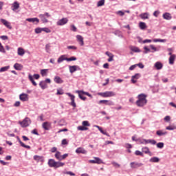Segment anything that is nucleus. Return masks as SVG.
Instances as JSON below:
<instances>
[{"instance_id":"nucleus-1","label":"nucleus","mask_w":176,"mask_h":176,"mask_svg":"<svg viewBox=\"0 0 176 176\" xmlns=\"http://www.w3.org/2000/svg\"><path fill=\"white\" fill-rule=\"evenodd\" d=\"M138 100L136 101V105L138 107H144L146 105L148 100H146V95L145 94H140L138 96Z\"/></svg>"},{"instance_id":"nucleus-2","label":"nucleus","mask_w":176,"mask_h":176,"mask_svg":"<svg viewBox=\"0 0 176 176\" xmlns=\"http://www.w3.org/2000/svg\"><path fill=\"white\" fill-rule=\"evenodd\" d=\"M47 164L49 167L54 168H59V167H64V166H65V163L61 162L60 161L56 162L54 159H50L48 160Z\"/></svg>"},{"instance_id":"nucleus-3","label":"nucleus","mask_w":176,"mask_h":176,"mask_svg":"<svg viewBox=\"0 0 176 176\" xmlns=\"http://www.w3.org/2000/svg\"><path fill=\"white\" fill-rule=\"evenodd\" d=\"M76 93H78L79 98H80V100H82V101H86L87 100V98L83 96H87L88 97H90V98H93V96L91 94L83 90L76 91Z\"/></svg>"},{"instance_id":"nucleus-4","label":"nucleus","mask_w":176,"mask_h":176,"mask_svg":"<svg viewBox=\"0 0 176 176\" xmlns=\"http://www.w3.org/2000/svg\"><path fill=\"white\" fill-rule=\"evenodd\" d=\"M98 95L100 96L101 97L108 98L115 97V96H116V94L112 91H107L105 92H100L98 94Z\"/></svg>"},{"instance_id":"nucleus-5","label":"nucleus","mask_w":176,"mask_h":176,"mask_svg":"<svg viewBox=\"0 0 176 176\" xmlns=\"http://www.w3.org/2000/svg\"><path fill=\"white\" fill-rule=\"evenodd\" d=\"M38 17L41 19L42 23H49V20H47V19L51 17V15L48 12H45V14H40Z\"/></svg>"},{"instance_id":"nucleus-6","label":"nucleus","mask_w":176,"mask_h":176,"mask_svg":"<svg viewBox=\"0 0 176 176\" xmlns=\"http://www.w3.org/2000/svg\"><path fill=\"white\" fill-rule=\"evenodd\" d=\"M34 79H39V78H41V76H39V74H34V76H32V75H31L30 74H29L28 75V79L29 80L31 81V82L32 83L33 86H37L38 84H36V82H35Z\"/></svg>"},{"instance_id":"nucleus-7","label":"nucleus","mask_w":176,"mask_h":176,"mask_svg":"<svg viewBox=\"0 0 176 176\" xmlns=\"http://www.w3.org/2000/svg\"><path fill=\"white\" fill-rule=\"evenodd\" d=\"M19 124L21 127H28L31 124V119L29 118H25L23 121H19Z\"/></svg>"},{"instance_id":"nucleus-8","label":"nucleus","mask_w":176,"mask_h":176,"mask_svg":"<svg viewBox=\"0 0 176 176\" xmlns=\"http://www.w3.org/2000/svg\"><path fill=\"white\" fill-rule=\"evenodd\" d=\"M66 95L70 97L71 102L70 105L74 108H76V103H75V96L72 94L71 93H66Z\"/></svg>"},{"instance_id":"nucleus-9","label":"nucleus","mask_w":176,"mask_h":176,"mask_svg":"<svg viewBox=\"0 0 176 176\" xmlns=\"http://www.w3.org/2000/svg\"><path fill=\"white\" fill-rule=\"evenodd\" d=\"M94 160H89V163H92L93 164H102V160L100 157H94Z\"/></svg>"},{"instance_id":"nucleus-10","label":"nucleus","mask_w":176,"mask_h":176,"mask_svg":"<svg viewBox=\"0 0 176 176\" xmlns=\"http://www.w3.org/2000/svg\"><path fill=\"white\" fill-rule=\"evenodd\" d=\"M131 168L133 169L138 168L140 167H142L144 166V164L137 162H133L130 163Z\"/></svg>"},{"instance_id":"nucleus-11","label":"nucleus","mask_w":176,"mask_h":176,"mask_svg":"<svg viewBox=\"0 0 176 176\" xmlns=\"http://www.w3.org/2000/svg\"><path fill=\"white\" fill-rule=\"evenodd\" d=\"M69 70L70 74H74V72H76V71H80V67L78 65H69Z\"/></svg>"},{"instance_id":"nucleus-12","label":"nucleus","mask_w":176,"mask_h":176,"mask_svg":"<svg viewBox=\"0 0 176 176\" xmlns=\"http://www.w3.org/2000/svg\"><path fill=\"white\" fill-rule=\"evenodd\" d=\"M33 159L37 163H39V162H41V163H43L45 162V157L43 156H40V155H34L33 157Z\"/></svg>"},{"instance_id":"nucleus-13","label":"nucleus","mask_w":176,"mask_h":176,"mask_svg":"<svg viewBox=\"0 0 176 176\" xmlns=\"http://www.w3.org/2000/svg\"><path fill=\"white\" fill-rule=\"evenodd\" d=\"M1 23L5 25L8 30H12V25H10V22L6 21V19H0Z\"/></svg>"},{"instance_id":"nucleus-14","label":"nucleus","mask_w":176,"mask_h":176,"mask_svg":"<svg viewBox=\"0 0 176 176\" xmlns=\"http://www.w3.org/2000/svg\"><path fill=\"white\" fill-rule=\"evenodd\" d=\"M42 127L44 130H50V129H52V123L50 122H45L43 123Z\"/></svg>"},{"instance_id":"nucleus-15","label":"nucleus","mask_w":176,"mask_h":176,"mask_svg":"<svg viewBox=\"0 0 176 176\" xmlns=\"http://www.w3.org/2000/svg\"><path fill=\"white\" fill-rule=\"evenodd\" d=\"M68 23V19L67 18H63L60 20H59L56 24L57 25H65Z\"/></svg>"},{"instance_id":"nucleus-16","label":"nucleus","mask_w":176,"mask_h":176,"mask_svg":"<svg viewBox=\"0 0 176 176\" xmlns=\"http://www.w3.org/2000/svg\"><path fill=\"white\" fill-rule=\"evenodd\" d=\"M141 77V74H135L134 76H132L131 77V82L132 83H137V80L140 79V78Z\"/></svg>"},{"instance_id":"nucleus-17","label":"nucleus","mask_w":176,"mask_h":176,"mask_svg":"<svg viewBox=\"0 0 176 176\" xmlns=\"http://www.w3.org/2000/svg\"><path fill=\"white\" fill-rule=\"evenodd\" d=\"M19 99L23 102L28 101V94L24 93L20 94Z\"/></svg>"},{"instance_id":"nucleus-18","label":"nucleus","mask_w":176,"mask_h":176,"mask_svg":"<svg viewBox=\"0 0 176 176\" xmlns=\"http://www.w3.org/2000/svg\"><path fill=\"white\" fill-rule=\"evenodd\" d=\"M156 134L158 135V137H163V135H167L168 132L164 130H157L156 131Z\"/></svg>"},{"instance_id":"nucleus-19","label":"nucleus","mask_w":176,"mask_h":176,"mask_svg":"<svg viewBox=\"0 0 176 176\" xmlns=\"http://www.w3.org/2000/svg\"><path fill=\"white\" fill-rule=\"evenodd\" d=\"M76 153H82V155H86L87 153V151H86L84 148L82 147H78L76 150Z\"/></svg>"},{"instance_id":"nucleus-20","label":"nucleus","mask_w":176,"mask_h":176,"mask_svg":"<svg viewBox=\"0 0 176 176\" xmlns=\"http://www.w3.org/2000/svg\"><path fill=\"white\" fill-rule=\"evenodd\" d=\"M162 17L163 19H164V20H171L173 19L171 14H170L169 12L164 13Z\"/></svg>"},{"instance_id":"nucleus-21","label":"nucleus","mask_w":176,"mask_h":176,"mask_svg":"<svg viewBox=\"0 0 176 176\" xmlns=\"http://www.w3.org/2000/svg\"><path fill=\"white\" fill-rule=\"evenodd\" d=\"M140 19L142 20H148L149 19V13L148 12H144L140 14Z\"/></svg>"},{"instance_id":"nucleus-22","label":"nucleus","mask_w":176,"mask_h":176,"mask_svg":"<svg viewBox=\"0 0 176 176\" xmlns=\"http://www.w3.org/2000/svg\"><path fill=\"white\" fill-rule=\"evenodd\" d=\"M19 8H20V4L17 1H14L12 3V10H13V12H15V10H17V9H19Z\"/></svg>"},{"instance_id":"nucleus-23","label":"nucleus","mask_w":176,"mask_h":176,"mask_svg":"<svg viewBox=\"0 0 176 176\" xmlns=\"http://www.w3.org/2000/svg\"><path fill=\"white\" fill-rule=\"evenodd\" d=\"M154 67L155 69L160 71V69H162V68H163V63L161 62H156L154 65Z\"/></svg>"},{"instance_id":"nucleus-24","label":"nucleus","mask_w":176,"mask_h":176,"mask_svg":"<svg viewBox=\"0 0 176 176\" xmlns=\"http://www.w3.org/2000/svg\"><path fill=\"white\" fill-rule=\"evenodd\" d=\"M26 21H29V23H36V24L39 23V19L38 18H28L26 19Z\"/></svg>"},{"instance_id":"nucleus-25","label":"nucleus","mask_w":176,"mask_h":176,"mask_svg":"<svg viewBox=\"0 0 176 176\" xmlns=\"http://www.w3.org/2000/svg\"><path fill=\"white\" fill-rule=\"evenodd\" d=\"M94 127H96V129H98L99 130V131H100V133H102V134H104V135H107V137H109V134H108V133L104 131V130H102V128H101L100 126L94 125Z\"/></svg>"},{"instance_id":"nucleus-26","label":"nucleus","mask_w":176,"mask_h":176,"mask_svg":"<svg viewBox=\"0 0 176 176\" xmlns=\"http://www.w3.org/2000/svg\"><path fill=\"white\" fill-rule=\"evenodd\" d=\"M105 54H106L107 56H108V57H109V58H108L109 63H111V61H113V54H112V53H111V52H105Z\"/></svg>"},{"instance_id":"nucleus-27","label":"nucleus","mask_w":176,"mask_h":176,"mask_svg":"<svg viewBox=\"0 0 176 176\" xmlns=\"http://www.w3.org/2000/svg\"><path fill=\"white\" fill-rule=\"evenodd\" d=\"M39 86L43 90H45V89H47V84L46 83V82H45V80L41 81L39 82Z\"/></svg>"},{"instance_id":"nucleus-28","label":"nucleus","mask_w":176,"mask_h":176,"mask_svg":"<svg viewBox=\"0 0 176 176\" xmlns=\"http://www.w3.org/2000/svg\"><path fill=\"white\" fill-rule=\"evenodd\" d=\"M76 39L78 42H80V46H83V45H85V43L83 42V37L82 36L77 35Z\"/></svg>"},{"instance_id":"nucleus-29","label":"nucleus","mask_w":176,"mask_h":176,"mask_svg":"<svg viewBox=\"0 0 176 176\" xmlns=\"http://www.w3.org/2000/svg\"><path fill=\"white\" fill-rule=\"evenodd\" d=\"M14 68L16 71H21V69H23V65L20 63H15L14 65Z\"/></svg>"},{"instance_id":"nucleus-30","label":"nucleus","mask_w":176,"mask_h":176,"mask_svg":"<svg viewBox=\"0 0 176 176\" xmlns=\"http://www.w3.org/2000/svg\"><path fill=\"white\" fill-rule=\"evenodd\" d=\"M58 63L60 64V63H63V61H67V57L65 55H61L58 58Z\"/></svg>"},{"instance_id":"nucleus-31","label":"nucleus","mask_w":176,"mask_h":176,"mask_svg":"<svg viewBox=\"0 0 176 176\" xmlns=\"http://www.w3.org/2000/svg\"><path fill=\"white\" fill-rule=\"evenodd\" d=\"M151 163H159L160 162V159L157 157H153L149 160Z\"/></svg>"},{"instance_id":"nucleus-32","label":"nucleus","mask_w":176,"mask_h":176,"mask_svg":"<svg viewBox=\"0 0 176 176\" xmlns=\"http://www.w3.org/2000/svg\"><path fill=\"white\" fill-rule=\"evenodd\" d=\"M176 59V55H171V56L169 57V64L170 65H173L174 61H175Z\"/></svg>"},{"instance_id":"nucleus-33","label":"nucleus","mask_w":176,"mask_h":176,"mask_svg":"<svg viewBox=\"0 0 176 176\" xmlns=\"http://www.w3.org/2000/svg\"><path fill=\"white\" fill-rule=\"evenodd\" d=\"M150 47L151 49V53H155V52H159L160 50V46H158L157 47H155L153 45H150Z\"/></svg>"},{"instance_id":"nucleus-34","label":"nucleus","mask_w":176,"mask_h":176,"mask_svg":"<svg viewBox=\"0 0 176 176\" xmlns=\"http://www.w3.org/2000/svg\"><path fill=\"white\" fill-rule=\"evenodd\" d=\"M54 81L55 82V83H63L64 80H63L61 79V78H60V76H55L54 78Z\"/></svg>"},{"instance_id":"nucleus-35","label":"nucleus","mask_w":176,"mask_h":176,"mask_svg":"<svg viewBox=\"0 0 176 176\" xmlns=\"http://www.w3.org/2000/svg\"><path fill=\"white\" fill-rule=\"evenodd\" d=\"M54 156L56 160H58V162H61V152L56 151Z\"/></svg>"},{"instance_id":"nucleus-36","label":"nucleus","mask_w":176,"mask_h":176,"mask_svg":"<svg viewBox=\"0 0 176 176\" xmlns=\"http://www.w3.org/2000/svg\"><path fill=\"white\" fill-rule=\"evenodd\" d=\"M18 142H19L21 146H22L23 148H26V149H31V146L25 145L24 143H23V142H21L20 138H18Z\"/></svg>"},{"instance_id":"nucleus-37","label":"nucleus","mask_w":176,"mask_h":176,"mask_svg":"<svg viewBox=\"0 0 176 176\" xmlns=\"http://www.w3.org/2000/svg\"><path fill=\"white\" fill-rule=\"evenodd\" d=\"M18 56H24V54H25V52L24 51V49L21 48V47H19L18 48Z\"/></svg>"},{"instance_id":"nucleus-38","label":"nucleus","mask_w":176,"mask_h":176,"mask_svg":"<svg viewBox=\"0 0 176 176\" xmlns=\"http://www.w3.org/2000/svg\"><path fill=\"white\" fill-rule=\"evenodd\" d=\"M153 41L154 43L161 42L162 43H164L167 42V40L166 39H161V38H153Z\"/></svg>"},{"instance_id":"nucleus-39","label":"nucleus","mask_w":176,"mask_h":176,"mask_svg":"<svg viewBox=\"0 0 176 176\" xmlns=\"http://www.w3.org/2000/svg\"><path fill=\"white\" fill-rule=\"evenodd\" d=\"M147 144H151V145H156V140H151V139L146 140V145Z\"/></svg>"},{"instance_id":"nucleus-40","label":"nucleus","mask_w":176,"mask_h":176,"mask_svg":"<svg viewBox=\"0 0 176 176\" xmlns=\"http://www.w3.org/2000/svg\"><path fill=\"white\" fill-rule=\"evenodd\" d=\"M49 69H43L41 70V74L42 76H47V72Z\"/></svg>"},{"instance_id":"nucleus-41","label":"nucleus","mask_w":176,"mask_h":176,"mask_svg":"<svg viewBox=\"0 0 176 176\" xmlns=\"http://www.w3.org/2000/svg\"><path fill=\"white\" fill-rule=\"evenodd\" d=\"M166 130L173 131L176 130V125L172 124L166 127Z\"/></svg>"},{"instance_id":"nucleus-42","label":"nucleus","mask_w":176,"mask_h":176,"mask_svg":"<svg viewBox=\"0 0 176 176\" xmlns=\"http://www.w3.org/2000/svg\"><path fill=\"white\" fill-rule=\"evenodd\" d=\"M139 27L140 30H145V28H146V23L144 22H140Z\"/></svg>"},{"instance_id":"nucleus-43","label":"nucleus","mask_w":176,"mask_h":176,"mask_svg":"<svg viewBox=\"0 0 176 176\" xmlns=\"http://www.w3.org/2000/svg\"><path fill=\"white\" fill-rule=\"evenodd\" d=\"M138 142L140 143V144H143L144 145H146V139H141V138H138L137 139Z\"/></svg>"},{"instance_id":"nucleus-44","label":"nucleus","mask_w":176,"mask_h":176,"mask_svg":"<svg viewBox=\"0 0 176 176\" xmlns=\"http://www.w3.org/2000/svg\"><path fill=\"white\" fill-rule=\"evenodd\" d=\"M131 50L132 52H134L135 53H140V52H141V50H140V48L134 46L131 47Z\"/></svg>"},{"instance_id":"nucleus-45","label":"nucleus","mask_w":176,"mask_h":176,"mask_svg":"<svg viewBox=\"0 0 176 176\" xmlns=\"http://www.w3.org/2000/svg\"><path fill=\"white\" fill-rule=\"evenodd\" d=\"M104 3H105V0H100L97 3V6H98V8H100L101 6H104Z\"/></svg>"},{"instance_id":"nucleus-46","label":"nucleus","mask_w":176,"mask_h":176,"mask_svg":"<svg viewBox=\"0 0 176 176\" xmlns=\"http://www.w3.org/2000/svg\"><path fill=\"white\" fill-rule=\"evenodd\" d=\"M142 151L144 153H146V155L151 153V151H149V148L148 147H143L142 148Z\"/></svg>"},{"instance_id":"nucleus-47","label":"nucleus","mask_w":176,"mask_h":176,"mask_svg":"<svg viewBox=\"0 0 176 176\" xmlns=\"http://www.w3.org/2000/svg\"><path fill=\"white\" fill-rule=\"evenodd\" d=\"M10 68V66H5L1 68H0V72H6L8 69Z\"/></svg>"},{"instance_id":"nucleus-48","label":"nucleus","mask_w":176,"mask_h":176,"mask_svg":"<svg viewBox=\"0 0 176 176\" xmlns=\"http://www.w3.org/2000/svg\"><path fill=\"white\" fill-rule=\"evenodd\" d=\"M58 126H65V124H67V123L65 122V120L62 119L60 120L58 123Z\"/></svg>"},{"instance_id":"nucleus-49","label":"nucleus","mask_w":176,"mask_h":176,"mask_svg":"<svg viewBox=\"0 0 176 176\" xmlns=\"http://www.w3.org/2000/svg\"><path fill=\"white\" fill-rule=\"evenodd\" d=\"M78 130H80L81 131H85L86 130H89V128H87L86 126H78Z\"/></svg>"},{"instance_id":"nucleus-50","label":"nucleus","mask_w":176,"mask_h":176,"mask_svg":"<svg viewBox=\"0 0 176 176\" xmlns=\"http://www.w3.org/2000/svg\"><path fill=\"white\" fill-rule=\"evenodd\" d=\"M62 173H63V174H67V175L75 176V173H72L71 171H65V170H64Z\"/></svg>"},{"instance_id":"nucleus-51","label":"nucleus","mask_w":176,"mask_h":176,"mask_svg":"<svg viewBox=\"0 0 176 176\" xmlns=\"http://www.w3.org/2000/svg\"><path fill=\"white\" fill-rule=\"evenodd\" d=\"M157 148H159L160 149H162V148H164V143H163V142L157 143Z\"/></svg>"},{"instance_id":"nucleus-52","label":"nucleus","mask_w":176,"mask_h":176,"mask_svg":"<svg viewBox=\"0 0 176 176\" xmlns=\"http://www.w3.org/2000/svg\"><path fill=\"white\" fill-rule=\"evenodd\" d=\"M82 124L86 127H90V123H89V121H83Z\"/></svg>"},{"instance_id":"nucleus-53","label":"nucleus","mask_w":176,"mask_h":176,"mask_svg":"<svg viewBox=\"0 0 176 176\" xmlns=\"http://www.w3.org/2000/svg\"><path fill=\"white\" fill-rule=\"evenodd\" d=\"M43 31V28H37L35 29V33L36 34H41Z\"/></svg>"},{"instance_id":"nucleus-54","label":"nucleus","mask_w":176,"mask_h":176,"mask_svg":"<svg viewBox=\"0 0 176 176\" xmlns=\"http://www.w3.org/2000/svg\"><path fill=\"white\" fill-rule=\"evenodd\" d=\"M77 58L75 56H72L70 58H67V61H76Z\"/></svg>"},{"instance_id":"nucleus-55","label":"nucleus","mask_w":176,"mask_h":176,"mask_svg":"<svg viewBox=\"0 0 176 176\" xmlns=\"http://www.w3.org/2000/svg\"><path fill=\"white\" fill-rule=\"evenodd\" d=\"M0 52L1 53H6V51L5 50V48L3 47V45H2V43H0Z\"/></svg>"},{"instance_id":"nucleus-56","label":"nucleus","mask_w":176,"mask_h":176,"mask_svg":"<svg viewBox=\"0 0 176 176\" xmlns=\"http://www.w3.org/2000/svg\"><path fill=\"white\" fill-rule=\"evenodd\" d=\"M43 31L44 32H46L47 34H50V32H52V30H50L49 28H43Z\"/></svg>"},{"instance_id":"nucleus-57","label":"nucleus","mask_w":176,"mask_h":176,"mask_svg":"<svg viewBox=\"0 0 176 176\" xmlns=\"http://www.w3.org/2000/svg\"><path fill=\"white\" fill-rule=\"evenodd\" d=\"M45 50L47 53H50V44H47L45 45Z\"/></svg>"},{"instance_id":"nucleus-58","label":"nucleus","mask_w":176,"mask_h":176,"mask_svg":"<svg viewBox=\"0 0 176 176\" xmlns=\"http://www.w3.org/2000/svg\"><path fill=\"white\" fill-rule=\"evenodd\" d=\"M67 49L69 50H76V49H78L76 46H74V45H69L67 46Z\"/></svg>"},{"instance_id":"nucleus-59","label":"nucleus","mask_w":176,"mask_h":176,"mask_svg":"<svg viewBox=\"0 0 176 176\" xmlns=\"http://www.w3.org/2000/svg\"><path fill=\"white\" fill-rule=\"evenodd\" d=\"M67 157H68V153L63 154L60 157V162H61V160H64L67 159Z\"/></svg>"},{"instance_id":"nucleus-60","label":"nucleus","mask_w":176,"mask_h":176,"mask_svg":"<svg viewBox=\"0 0 176 176\" xmlns=\"http://www.w3.org/2000/svg\"><path fill=\"white\" fill-rule=\"evenodd\" d=\"M108 100H101L98 102V104H105V105H107Z\"/></svg>"},{"instance_id":"nucleus-61","label":"nucleus","mask_w":176,"mask_h":176,"mask_svg":"<svg viewBox=\"0 0 176 176\" xmlns=\"http://www.w3.org/2000/svg\"><path fill=\"white\" fill-rule=\"evenodd\" d=\"M135 155H136V156H143L142 152L138 150L135 152Z\"/></svg>"},{"instance_id":"nucleus-62","label":"nucleus","mask_w":176,"mask_h":176,"mask_svg":"<svg viewBox=\"0 0 176 176\" xmlns=\"http://www.w3.org/2000/svg\"><path fill=\"white\" fill-rule=\"evenodd\" d=\"M56 94L57 96H63V94H64V91H63L62 89H58Z\"/></svg>"},{"instance_id":"nucleus-63","label":"nucleus","mask_w":176,"mask_h":176,"mask_svg":"<svg viewBox=\"0 0 176 176\" xmlns=\"http://www.w3.org/2000/svg\"><path fill=\"white\" fill-rule=\"evenodd\" d=\"M144 54H146L149 53V52H151V50L146 46H145L144 47Z\"/></svg>"},{"instance_id":"nucleus-64","label":"nucleus","mask_w":176,"mask_h":176,"mask_svg":"<svg viewBox=\"0 0 176 176\" xmlns=\"http://www.w3.org/2000/svg\"><path fill=\"white\" fill-rule=\"evenodd\" d=\"M50 152H52V153H54L58 152L56 147L52 148L51 150H50Z\"/></svg>"}]
</instances>
